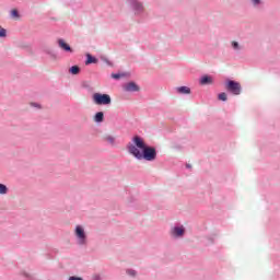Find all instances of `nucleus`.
<instances>
[{"label":"nucleus","instance_id":"nucleus-27","mask_svg":"<svg viewBox=\"0 0 280 280\" xmlns=\"http://www.w3.org/2000/svg\"><path fill=\"white\" fill-rule=\"evenodd\" d=\"M32 106H35L36 108H38V104L37 103H32Z\"/></svg>","mask_w":280,"mask_h":280},{"label":"nucleus","instance_id":"nucleus-22","mask_svg":"<svg viewBox=\"0 0 280 280\" xmlns=\"http://www.w3.org/2000/svg\"><path fill=\"white\" fill-rule=\"evenodd\" d=\"M219 100H221V102H226L228 97H226V93L222 92L219 94Z\"/></svg>","mask_w":280,"mask_h":280},{"label":"nucleus","instance_id":"nucleus-15","mask_svg":"<svg viewBox=\"0 0 280 280\" xmlns=\"http://www.w3.org/2000/svg\"><path fill=\"white\" fill-rule=\"evenodd\" d=\"M126 75H128V73H126V72H121V73H112L113 80H121V78H126Z\"/></svg>","mask_w":280,"mask_h":280},{"label":"nucleus","instance_id":"nucleus-1","mask_svg":"<svg viewBox=\"0 0 280 280\" xmlns=\"http://www.w3.org/2000/svg\"><path fill=\"white\" fill-rule=\"evenodd\" d=\"M132 142L133 144L129 143L127 145V151L137 161H156V148L148 145L140 136H135Z\"/></svg>","mask_w":280,"mask_h":280},{"label":"nucleus","instance_id":"nucleus-12","mask_svg":"<svg viewBox=\"0 0 280 280\" xmlns=\"http://www.w3.org/2000/svg\"><path fill=\"white\" fill-rule=\"evenodd\" d=\"M199 84H201L202 86L213 84V78H211L209 75H203V77L200 78Z\"/></svg>","mask_w":280,"mask_h":280},{"label":"nucleus","instance_id":"nucleus-4","mask_svg":"<svg viewBox=\"0 0 280 280\" xmlns=\"http://www.w3.org/2000/svg\"><path fill=\"white\" fill-rule=\"evenodd\" d=\"M225 91L231 95H242V84L237 81L228 79L225 81Z\"/></svg>","mask_w":280,"mask_h":280},{"label":"nucleus","instance_id":"nucleus-10","mask_svg":"<svg viewBox=\"0 0 280 280\" xmlns=\"http://www.w3.org/2000/svg\"><path fill=\"white\" fill-rule=\"evenodd\" d=\"M103 141L112 148H115L117 145V138H115V136L110 133H106L105 136H103Z\"/></svg>","mask_w":280,"mask_h":280},{"label":"nucleus","instance_id":"nucleus-13","mask_svg":"<svg viewBox=\"0 0 280 280\" xmlns=\"http://www.w3.org/2000/svg\"><path fill=\"white\" fill-rule=\"evenodd\" d=\"M97 58H95L93 55L88 54L85 65H96Z\"/></svg>","mask_w":280,"mask_h":280},{"label":"nucleus","instance_id":"nucleus-7","mask_svg":"<svg viewBox=\"0 0 280 280\" xmlns=\"http://www.w3.org/2000/svg\"><path fill=\"white\" fill-rule=\"evenodd\" d=\"M122 91L126 93H139L141 88L135 81H130L122 85Z\"/></svg>","mask_w":280,"mask_h":280},{"label":"nucleus","instance_id":"nucleus-17","mask_svg":"<svg viewBox=\"0 0 280 280\" xmlns=\"http://www.w3.org/2000/svg\"><path fill=\"white\" fill-rule=\"evenodd\" d=\"M231 45H232V48L234 49V51H242V49H243V47L237 42H232Z\"/></svg>","mask_w":280,"mask_h":280},{"label":"nucleus","instance_id":"nucleus-25","mask_svg":"<svg viewBox=\"0 0 280 280\" xmlns=\"http://www.w3.org/2000/svg\"><path fill=\"white\" fill-rule=\"evenodd\" d=\"M92 280H102V276L96 273L92 277Z\"/></svg>","mask_w":280,"mask_h":280},{"label":"nucleus","instance_id":"nucleus-28","mask_svg":"<svg viewBox=\"0 0 280 280\" xmlns=\"http://www.w3.org/2000/svg\"><path fill=\"white\" fill-rule=\"evenodd\" d=\"M187 170H191V164H186Z\"/></svg>","mask_w":280,"mask_h":280},{"label":"nucleus","instance_id":"nucleus-16","mask_svg":"<svg viewBox=\"0 0 280 280\" xmlns=\"http://www.w3.org/2000/svg\"><path fill=\"white\" fill-rule=\"evenodd\" d=\"M69 73H71V75H78L80 73V68L78 66H72L69 69Z\"/></svg>","mask_w":280,"mask_h":280},{"label":"nucleus","instance_id":"nucleus-5","mask_svg":"<svg viewBox=\"0 0 280 280\" xmlns=\"http://www.w3.org/2000/svg\"><path fill=\"white\" fill-rule=\"evenodd\" d=\"M92 100L96 106H108L113 102L110 95L102 93H94Z\"/></svg>","mask_w":280,"mask_h":280},{"label":"nucleus","instance_id":"nucleus-3","mask_svg":"<svg viewBox=\"0 0 280 280\" xmlns=\"http://www.w3.org/2000/svg\"><path fill=\"white\" fill-rule=\"evenodd\" d=\"M127 3L135 16H143L145 14V5L141 0H127Z\"/></svg>","mask_w":280,"mask_h":280},{"label":"nucleus","instance_id":"nucleus-21","mask_svg":"<svg viewBox=\"0 0 280 280\" xmlns=\"http://www.w3.org/2000/svg\"><path fill=\"white\" fill-rule=\"evenodd\" d=\"M8 36V31L0 26V38H5Z\"/></svg>","mask_w":280,"mask_h":280},{"label":"nucleus","instance_id":"nucleus-9","mask_svg":"<svg viewBox=\"0 0 280 280\" xmlns=\"http://www.w3.org/2000/svg\"><path fill=\"white\" fill-rule=\"evenodd\" d=\"M57 43L59 49H62V51H65L66 54H73V48H71V46L67 44V42H65V39L59 38Z\"/></svg>","mask_w":280,"mask_h":280},{"label":"nucleus","instance_id":"nucleus-18","mask_svg":"<svg viewBox=\"0 0 280 280\" xmlns=\"http://www.w3.org/2000/svg\"><path fill=\"white\" fill-rule=\"evenodd\" d=\"M44 51H45V54H47V55L50 56L51 58H56V52L54 51V49H51V48H45Z\"/></svg>","mask_w":280,"mask_h":280},{"label":"nucleus","instance_id":"nucleus-11","mask_svg":"<svg viewBox=\"0 0 280 280\" xmlns=\"http://www.w3.org/2000/svg\"><path fill=\"white\" fill-rule=\"evenodd\" d=\"M175 91L179 95H189V94H191V88L185 86V85L176 88Z\"/></svg>","mask_w":280,"mask_h":280},{"label":"nucleus","instance_id":"nucleus-2","mask_svg":"<svg viewBox=\"0 0 280 280\" xmlns=\"http://www.w3.org/2000/svg\"><path fill=\"white\" fill-rule=\"evenodd\" d=\"M74 237L78 246H89V235L84 225L78 224L74 226Z\"/></svg>","mask_w":280,"mask_h":280},{"label":"nucleus","instance_id":"nucleus-24","mask_svg":"<svg viewBox=\"0 0 280 280\" xmlns=\"http://www.w3.org/2000/svg\"><path fill=\"white\" fill-rule=\"evenodd\" d=\"M68 280H84L82 277L71 276Z\"/></svg>","mask_w":280,"mask_h":280},{"label":"nucleus","instance_id":"nucleus-23","mask_svg":"<svg viewBox=\"0 0 280 280\" xmlns=\"http://www.w3.org/2000/svg\"><path fill=\"white\" fill-rule=\"evenodd\" d=\"M11 16H13V19H18V16H19V11H18V10H12V11H11Z\"/></svg>","mask_w":280,"mask_h":280},{"label":"nucleus","instance_id":"nucleus-20","mask_svg":"<svg viewBox=\"0 0 280 280\" xmlns=\"http://www.w3.org/2000/svg\"><path fill=\"white\" fill-rule=\"evenodd\" d=\"M126 275H128V277H132L135 279V277H137V270H135V269H127L126 270Z\"/></svg>","mask_w":280,"mask_h":280},{"label":"nucleus","instance_id":"nucleus-26","mask_svg":"<svg viewBox=\"0 0 280 280\" xmlns=\"http://www.w3.org/2000/svg\"><path fill=\"white\" fill-rule=\"evenodd\" d=\"M22 277H24L25 279H30V273L23 271V272H22Z\"/></svg>","mask_w":280,"mask_h":280},{"label":"nucleus","instance_id":"nucleus-19","mask_svg":"<svg viewBox=\"0 0 280 280\" xmlns=\"http://www.w3.org/2000/svg\"><path fill=\"white\" fill-rule=\"evenodd\" d=\"M5 194H8V186L0 184V195L5 196Z\"/></svg>","mask_w":280,"mask_h":280},{"label":"nucleus","instance_id":"nucleus-8","mask_svg":"<svg viewBox=\"0 0 280 280\" xmlns=\"http://www.w3.org/2000/svg\"><path fill=\"white\" fill-rule=\"evenodd\" d=\"M248 2L253 10H256V12H262V10L266 8V1L264 0H248Z\"/></svg>","mask_w":280,"mask_h":280},{"label":"nucleus","instance_id":"nucleus-14","mask_svg":"<svg viewBox=\"0 0 280 280\" xmlns=\"http://www.w3.org/2000/svg\"><path fill=\"white\" fill-rule=\"evenodd\" d=\"M94 121L96 124H102V121H104V113L103 112H97L94 116Z\"/></svg>","mask_w":280,"mask_h":280},{"label":"nucleus","instance_id":"nucleus-6","mask_svg":"<svg viewBox=\"0 0 280 280\" xmlns=\"http://www.w3.org/2000/svg\"><path fill=\"white\" fill-rule=\"evenodd\" d=\"M168 233L173 240H183V237H185V233H187V230L185 229V225L176 224L170 229Z\"/></svg>","mask_w":280,"mask_h":280}]
</instances>
